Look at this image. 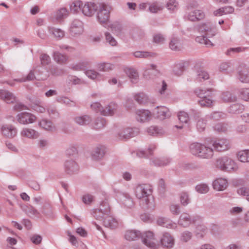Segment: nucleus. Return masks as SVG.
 Segmentation results:
<instances>
[{
  "label": "nucleus",
  "instance_id": "338daca9",
  "mask_svg": "<svg viewBox=\"0 0 249 249\" xmlns=\"http://www.w3.org/2000/svg\"><path fill=\"white\" fill-rule=\"evenodd\" d=\"M219 71L223 72L228 73L231 71V67L228 62L222 63L219 67Z\"/></svg>",
  "mask_w": 249,
  "mask_h": 249
},
{
  "label": "nucleus",
  "instance_id": "b1692460",
  "mask_svg": "<svg viewBox=\"0 0 249 249\" xmlns=\"http://www.w3.org/2000/svg\"><path fill=\"white\" fill-rule=\"evenodd\" d=\"M106 152V147L103 145H99L92 151L91 157L93 160H98L102 159Z\"/></svg>",
  "mask_w": 249,
  "mask_h": 249
},
{
  "label": "nucleus",
  "instance_id": "6e6552de",
  "mask_svg": "<svg viewBox=\"0 0 249 249\" xmlns=\"http://www.w3.org/2000/svg\"><path fill=\"white\" fill-rule=\"evenodd\" d=\"M201 218L200 216H195L192 217L187 213H182L178 220V224L183 227H188L192 223H195L196 221H200Z\"/></svg>",
  "mask_w": 249,
  "mask_h": 249
},
{
  "label": "nucleus",
  "instance_id": "de8ad7c7",
  "mask_svg": "<svg viewBox=\"0 0 249 249\" xmlns=\"http://www.w3.org/2000/svg\"><path fill=\"white\" fill-rule=\"evenodd\" d=\"M169 46L172 50L174 51H179L181 49V44L179 39L175 37L172 38L169 43Z\"/></svg>",
  "mask_w": 249,
  "mask_h": 249
},
{
  "label": "nucleus",
  "instance_id": "f03ea898",
  "mask_svg": "<svg viewBox=\"0 0 249 249\" xmlns=\"http://www.w3.org/2000/svg\"><path fill=\"white\" fill-rule=\"evenodd\" d=\"M190 149L193 155L201 159H210L213 155L212 148L198 142L191 144Z\"/></svg>",
  "mask_w": 249,
  "mask_h": 249
},
{
  "label": "nucleus",
  "instance_id": "39448f33",
  "mask_svg": "<svg viewBox=\"0 0 249 249\" xmlns=\"http://www.w3.org/2000/svg\"><path fill=\"white\" fill-rule=\"evenodd\" d=\"M199 30L202 33H204L205 35L197 36L196 41L201 44H204L207 36L211 37L214 36L216 34V29L210 23L203 24L200 26Z\"/></svg>",
  "mask_w": 249,
  "mask_h": 249
},
{
  "label": "nucleus",
  "instance_id": "864d4df0",
  "mask_svg": "<svg viewBox=\"0 0 249 249\" xmlns=\"http://www.w3.org/2000/svg\"><path fill=\"white\" fill-rule=\"evenodd\" d=\"M184 71V66L182 63L176 64L173 69L174 73L177 75H181Z\"/></svg>",
  "mask_w": 249,
  "mask_h": 249
},
{
  "label": "nucleus",
  "instance_id": "052dcab7",
  "mask_svg": "<svg viewBox=\"0 0 249 249\" xmlns=\"http://www.w3.org/2000/svg\"><path fill=\"white\" fill-rule=\"evenodd\" d=\"M207 229L204 226H199L197 227L196 234L197 237L202 238L206 234Z\"/></svg>",
  "mask_w": 249,
  "mask_h": 249
},
{
  "label": "nucleus",
  "instance_id": "ddd939ff",
  "mask_svg": "<svg viewBox=\"0 0 249 249\" xmlns=\"http://www.w3.org/2000/svg\"><path fill=\"white\" fill-rule=\"evenodd\" d=\"M119 199L121 204L126 209H131L134 206V203L131 196L126 193H122L119 195Z\"/></svg>",
  "mask_w": 249,
  "mask_h": 249
},
{
  "label": "nucleus",
  "instance_id": "bf43d9fd",
  "mask_svg": "<svg viewBox=\"0 0 249 249\" xmlns=\"http://www.w3.org/2000/svg\"><path fill=\"white\" fill-rule=\"evenodd\" d=\"M214 130L219 132H225L227 131L228 126L227 124L218 123L214 126Z\"/></svg>",
  "mask_w": 249,
  "mask_h": 249
},
{
  "label": "nucleus",
  "instance_id": "9b49d317",
  "mask_svg": "<svg viewBox=\"0 0 249 249\" xmlns=\"http://www.w3.org/2000/svg\"><path fill=\"white\" fill-rule=\"evenodd\" d=\"M99 4L92 2H83L82 13L86 16L91 17L98 10Z\"/></svg>",
  "mask_w": 249,
  "mask_h": 249
},
{
  "label": "nucleus",
  "instance_id": "c85d7f7f",
  "mask_svg": "<svg viewBox=\"0 0 249 249\" xmlns=\"http://www.w3.org/2000/svg\"><path fill=\"white\" fill-rule=\"evenodd\" d=\"M124 71L133 83H137L139 80V73L137 71L133 68H126Z\"/></svg>",
  "mask_w": 249,
  "mask_h": 249
},
{
  "label": "nucleus",
  "instance_id": "6ab92c4d",
  "mask_svg": "<svg viewBox=\"0 0 249 249\" xmlns=\"http://www.w3.org/2000/svg\"><path fill=\"white\" fill-rule=\"evenodd\" d=\"M1 131L4 136L9 138H14L17 133V128L11 124L3 125Z\"/></svg>",
  "mask_w": 249,
  "mask_h": 249
},
{
  "label": "nucleus",
  "instance_id": "e2e57ef3",
  "mask_svg": "<svg viewBox=\"0 0 249 249\" xmlns=\"http://www.w3.org/2000/svg\"><path fill=\"white\" fill-rule=\"evenodd\" d=\"M238 194L244 196L246 199L249 196V186H244L237 190Z\"/></svg>",
  "mask_w": 249,
  "mask_h": 249
},
{
  "label": "nucleus",
  "instance_id": "37998d69",
  "mask_svg": "<svg viewBox=\"0 0 249 249\" xmlns=\"http://www.w3.org/2000/svg\"><path fill=\"white\" fill-rule=\"evenodd\" d=\"M106 124V121L103 117H98L96 118L93 123V126L96 130H100L103 128Z\"/></svg>",
  "mask_w": 249,
  "mask_h": 249
},
{
  "label": "nucleus",
  "instance_id": "20e7f679",
  "mask_svg": "<svg viewBox=\"0 0 249 249\" xmlns=\"http://www.w3.org/2000/svg\"><path fill=\"white\" fill-rule=\"evenodd\" d=\"M215 165L217 168L223 171L232 172L236 171L238 169L234 160L226 156L217 159Z\"/></svg>",
  "mask_w": 249,
  "mask_h": 249
},
{
  "label": "nucleus",
  "instance_id": "a18cd8bd",
  "mask_svg": "<svg viewBox=\"0 0 249 249\" xmlns=\"http://www.w3.org/2000/svg\"><path fill=\"white\" fill-rule=\"evenodd\" d=\"M54 60L57 63L63 64L65 63L68 60V56L66 55L63 54L58 52H55L53 53Z\"/></svg>",
  "mask_w": 249,
  "mask_h": 249
},
{
  "label": "nucleus",
  "instance_id": "13d9d810",
  "mask_svg": "<svg viewBox=\"0 0 249 249\" xmlns=\"http://www.w3.org/2000/svg\"><path fill=\"white\" fill-rule=\"evenodd\" d=\"M36 79L34 72L33 71H31L28 75L25 77H22L19 79H15L14 81L19 82H23L27 81H32Z\"/></svg>",
  "mask_w": 249,
  "mask_h": 249
},
{
  "label": "nucleus",
  "instance_id": "bb28decb",
  "mask_svg": "<svg viewBox=\"0 0 249 249\" xmlns=\"http://www.w3.org/2000/svg\"><path fill=\"white\" fill-rule=\"evenodd\" d=\"M204 13L200 10H193L190 11L188 15L187 18L190 21L199 20L204 18Z\"/></svg>",
  "mask_w": 249,
  "mask_h": 249
},
{
  "label": "nucleus",
  "instance_id": "ea45409f",
  "mask_svg": "<svg viewBox=\"0 0 249 249\" xmlns=\"http://www.w3.org/2000/svg\"><path fill=\"white\" fill-rule=\"evenodd\" d=\"M97 70L100 71L108 72L113 69V65L107 62H101L96 64Z\"/></svg>",
  "mask_w": 249,
  "mask_h": 249
},
{
  "label": "nucleus",
  "instance_id": "69168bd1",
  "mask_svg": "<svg viewBox=\"0 0 249 249\" xmlns=\"http://www.w3.org/2000/svg\"><path fill=\"white\" fill-rule=\"evenodd\" d=\"M106 40L112 46H116L117 42L116 39L112 36V35L108 32H106L105 34Z\"/></svg>",
  "mask_w": 249,
  "mask_h": 249
},
{
  "label": "nucleus",
  "instance_id": "423d86ee",
  "mask_svg": "<svg viewBox=\"0 0 249 249\" xmlns=\"http://www.w3.org/2000/svg\"><path fill=\"white\" fill-rule=\"evenodd\" d=\"M111 7L104 3L99 4L97 12V19L100 24H106L109 22L110 12Z\"/></svg>",
  "mask_w": 249,
  "mask_h": 249
},
{
  "label": "nucleus",
  "instance_id": "2f4dec72",
  "mask_svg": "<svg viewBox=\"0 0 249 249\" xmlns=\"http://www.w3.org/2000/svg\"><path fill=\"white\" fill-rule=\"evenodd\" d=\"M227 180L222 178H217L213 183V189L217 191L224 190L227 188Z\"/></svg>",
  "mask_w": 249,
  "mask_h": 249
},
{
  "label": "nucleus",
  "instance_id": "5701e85b",
  "mask_svg": "<svg viewBox=\"0 0 249 249\" xmlns=\"http://www.w3.org/2000/svg\"><path fill=\"white\" fill-rule=\"evenodd\" d=\"M103 223L105 227L111 229H115L118 225V221L114 217L110 215L109 213L104 218Z\"/></svg>",
  "mask_w": 249,
  "mask_h": 249
},
{
  "label": "nucleus",
  "instance_id": "49530a36",
  "mask_svg": "<svg viewBox=\"0 0 249 249\" xmlns=\"http://www.w3.org/2000/svg\"><path fill=\"white\" fill-rule=\"evenodd\" d=\"M166 7L171 12H175L179 7V4L176 0H169L166 4Z\"/></svg>",
  "mask_w": 249,
  "mask_h": 249
},
{
  "label": "nucleus",
  "instance_id": "2eb2a0df",
  "mask_svg": "<svg viewBox=\"0 0 249 249\" xmlns=\"http://www.w3.org/2000/svg\"><path fill=\"white\" fill-rule=\"evenodd\" d=\"M237 76L241 82L249 83V69L245 65L240 66Z\"/></svg>",
  "mask_w": 249,
  "mask_h": 249
},
{
  "label": "nucleus",
  "instance_id": "4c0bfd02",
  "mask_svg": "<svg viewBox=\"0 0 249 249\" xmlns=\"http://www.w3.org/2000/svg\"><path fill=\"white\" fill-rule=\"evenodd\" d=\"M220 98L224 102H234L237 100L236 95L229 91L223 92Z\"/></svg>",
  "mask_w": 249,
  "mask_h": 249
},
{
  "label": "nucleus",
  "instance_id": "0e129e2a",
  "mask_svg": "<svg viewBox=\"0 0 249 249\" xmlns=\"http://www.w3.org/2000/svg\"><path fill=\"white\" fill-rule=\"evenodd\" d=\"M134 99L139 104H143L146 101L147 97L143 93H140L134 96Z\"/></svg>",
  "mask_w": 249,
  "mask_h": 249
},
{
  "label": "nucleus",
  "instance_id": "4d7b16f0",
  "mask_svg": "<svg viewBox=\"0 0 249 249\" xmlns=\"http://www.w3.org/2000/svg\"><path fill=\"white\" fill-rule=\"evenodd\" d=\"M196 191L200 194H206L209 190V186L204 183L199 184L196 186Z\"/></svg>",
  "mask_w": 249,
  "mask_h": 249
},
{
  "label": "nucleus",
  "instance_id": "7ed1b4c3",
  "mask_svg": "<svg viewBox=\"0 0 249 249\" xmlns=\"http://www.w3.org/2000/svg\"><path fill=\"white\" fill-rule=\"evenodd\" d=\"M213 91V89L210 88L207 89L197 88L195 90V94L201 98L198 101V103L201 107H210L213 106L214 101L212 97Z\"/></svg>",
  "mask_w": 249,
  "mask_h": 249
},
{
  "label": "nucleus",
  "instance_id": "dca6fc26",
  "mask_svg": "<svg viewBox=\"0 0 249 249\" xmlns=\"http://www.w3.org/2000/svg\"><path fill=\"white\" fill-rule=\"evenodd\" d=\"M213 146L217 151H224L230 148L229 141L225 139L215 140L213 143Z\"/></svg>",
  "mask_w": 249,
  "mask_h": 249
},
{
  "label": "nucleus",
  "instance_id": "aec40b11",
  "mask_svg": "<svg viewBox=\"0 0 249 249\" xmlns=\"http://www.w3.org/2000/svg\"><path fill=\"white\" fill-rule=\"evenodd\" d=\"M106 208H99L92 211L93 216L99 220H103L106 214L110 213V208L107 204H105Z\"/></svg>",
  "mask_w": 249,
  "mask_h": 249
},
{
  "label": "nucleus",
  "instance_id": "a878e982",
  "mask_svg": "<svg viewBox=\"0 0 249 249\" xmlns=\"http://www.w3.org/2000/svg\"><path fill=\"white\" fill-rule=\"evenodd\" d=\"M162 246L167 248H171L174 245V239L168 233H164L160 239Z\"/></svg>",
  "mask_w": 249,
  "mask_h": 249
},
{
  "label": "nucleus",
  "instance_id": "a211bd4d",
  "mask_svg": "<svg viewBox=\"0 0 249 249\" xmlns=\"http://www.w3.org/2000/svg\"><path fill=\"white\" fill-rule=\"evenodd\" d=\"M172 161V159L168 157L161 158L152 157L150 158V164L155 166H164L169 165Z\"/></svg>",
  "mask_w": 249,
  "mask_h": 249
},
{
  "label": "nucleus",
  "instance_id": "8fccbe9b",
  "mask_svg": "<svg viewBox=\"0 0 249 249\" xmlns=\"http://www.w3.org/2000/svg\"><path fill=\"white\" fill-rule=\"evenodd\" d=\"M226 113L222 111H214L210 115V118L214 120L223 119L226 118Z\"/></svg>",
  "mask_w": 249,
  "mask_h": 249
},
{
  "label": "nucleus",
  "instance_id": "c9c22d12",
  "mask_svg": "<svg viewBox=\"0 0 249 249\" xmlns=\"http://www.w3.org/2000/svg\"><path fill=\"white\" fill-rule=\"evenodd\" d=\"M168 85L165 81H162L158 87V92L161 98H166L168 96Z\"/></svg>",
  "mask_w": 249,
  "mask_h": 249
},
{
  "label": "nucleus",
  "instance_id": "680f3d73",
  "mask_svg": "<svg viewBox=\"0 0 249 249\" xmlns=\"http://www.w3.org/2000/svg\"><path fill=\"white\" fill-rule=\"evenodd\" d=\"M180 201L183 206H185L187 205L190 202V199L188 193L186 192H182L180 194Z\"/></svg>",
  "mask_w": 249,
  "mask_h": 249
},
{
  "label": "nucleus",
  "instance_id": "603ef678",
  "mask_svg": "<svg viewBox=\"0 0 249 249\" xmlns=\"http://www.w3.org/2000/svg\"><path fill=\"white\" fill-rule=\"evenodd\" d=\"M86 75L90 79L94 80L101 76V74L95 70L90 69L85 71Z\"/></svg>",
  "mask_w": 249,
  "mask_h": 249
},
{
  "label": "nucleus",
  "instance_id": "4be33fe9",
  "mask_svg": "<svg viewBox=\"0 0 249 249\" xmlns=\"http://www.w3.org/2000/svg\"><path fill=\"white\" fill-rule=\"evenodd\" d=\"M154 114L160 120H164L171 116L169 109L164 106L157 107L154 111Z\"/></svg>",
  "mask_w": 249,
  "mask_h": 249
},
{
  "label": "nucleus",
  "instance_id": "f8f14e48",
  "mask_svg": "<svg viewBox=\"0 0 249 249\" xmlns=\"http://www.w3.org/2000/svg\"><path fill=\"white\" fill-rule=\"evenodd\" d=\"M64 169L67 174L71 175L78 172L79 166L74 160L68 159L64 163Z\"/></svg>",
  "mask_w": 249,
  "mask_h": 249
},
{
  "label": "nucleus",
  "instance_id": "393cba45",
  "mask_svg": "<svg viewBox=\"0 0 249 249\" xmlns=\"http://www.w3.org/2000/svg\"><path fill=\"white\" fill-rule=\"evenodd\" d=\"M21 209L29 216L39 217L40 213L32 205H21Z\"/></svg>",
  "mask_w": 249,
  "mask_h": 249
},
{
  "label": "nucleus",
  "instance_id": "4468645a",
  "mask_svg": "<svg viewBox=\"0 0 249 249\" xmlns=\"http://www.w3.org/2000/svg\"><path fill=\"white\" fill-rule=\"evenodd\" d=\"M151 113L148 110L141 109L136 111V119L139 122H148L151 119Z\"/></svg>",
  "mask_w": 249,
  "mask_h": 249
},
{
  "label": "nucleus",
  "instance_id": "cd10ccee",
  "mask_svg": "<svg viewBox=\"0 0 249 249\" xmlns=\"http://www.w3.org/2000/svg\"><path fill=\"white\" fill-rule=\"evenodd\" d=\"M0 99L7 104L13 103L16 101V97L13 93L6 90H0Z\"/></svg>",
  "mask_w": 249,
  "mask_h": 249
},
{
  "label": "nucleus",
  "instance_id": "1a4fd4ad",
  "mask_svg": "<svg viewBox=\"0 0 249 249\" xmlns=\"http://www.w3.org/2000/svg\"><path fill=\"white\" fill-rule=\"evenodd\" d=\"M36 119V116L27 112L18 113L16 116V119L18 122L22 124H32L35 122Z\"/></svg>",
  "mask_w": 249,
  "mask_h": 249
},
{
  "label": "nucleus",
  "instance_id": "c756f323",
  "mask_svg": "<svg viewBox=\"0 0 249 249\" xmlns=\"http://www.w3.org/2000/svg\"><path fill=\"white\" fill-rule=\"evenodd\" d=\"M157 224L163 227L175 229L177 227L176 224L173 223L171 220L166 217H159L157 221Z\"/></svg>",
  "mask_w": 249,
  "mask_h": 249
},
{
  "label": "nucleus",
  "instance_id": "7c9ffc66",
  "mask_svg": "<svg viewBox=\"0 0 249 249\" xmlns=\"http://www.w3.org/2000/svg\"><path fill=\"white\" fill-rule=\"evenodd\" d=\"M147 133L152 136H160L165 133L163 128L156 125H152L146 129Z\"/></svg>",
  "mask_w": 249,
  "mask_h": 249
},
{
  "label": "nucleus",
  "instance_id": "473e14b6",
  "mask_svg": "<svg viewBox=\"0 0 249 249\" xmlns=\"http://www.w3.org/2000/svg\"><path fill=\"white\" fill-rule=\"evenodd\" d=\"M74 122L80 125H86L90 123L92 118L88 115L77 116L73 118Z\"/></svg>",
  "mask_w": 249,
  "mask_h": 249
},
{
  "label": "nucleus",
  "instance_id": "5fc2aeb1",
  "mask_svg": "<svg viewBox=\"0 0 249 249\" xmlns=\"http://www.w3.org/2000/svg\"><path fill=\"white\" fill-rule=\"evenodd\" d=\"M90 62L88 61H83L75 65L73 69L76 71L85 70L90 65Z\"/></svg>",
  "mask_w": 249,
  "mask_h": 249
},
{
  "label": "nucleus",
  "instance_id": "6e6d98bb",
  "mask_svg": "<svg viewBox=\"0 0 249 249\" xmlns=\"http://www.w3.org/2000/svg\"><path fill=\"white\" fill-rule=\"evenodd\" d=\"M239 97L245 101H249V88L241 89L239 90Z\"/></svg>",
  "mask_w": 249,
  "mask_h": 249
},
{
  "label": "nucleus",
  "instance_id": "774afa93",
  "mask_svg": "<svg viewBox=\"0 0 249 249\" xmlns=\"http://www.w3.org/2000/svg\"><path fill=\"white\" fill-rule=\"evenodd\" d=\"M67 10L65 8H61L58 10L55 15V18L58 21L62 19L66 15Z\"/></svg>",
  "mask_w": 249,
  "mask_h": 249
},
{
  "label": "nucleus",
  "instance_id": "412c9836",
  "mask_svg": "<svg viewBox=\"0 0 249 249\" xmlns=\"http://www.w3.org/2000/svg\"><path fill=\"white\" fill-rule=\"evenodd\" d=\"M20 135L22 138L36 139L39 137V133L32 128L24 127L21 130Z\"/></svg>",
  "mask_w": 249,
  "mask_h": 249
},
{
  "label": "nucleus",
  "instance_id": "e433bc0d",
  "mask_svg": "<svg viewBox=\"0 0 249 249\" xmlns=\"http://www.w3.org/2000/svg\"><path fill=\"white\" fill-rule=\"evenodd\" d=\"M141 236L140 231L135 230H128L125 232L124 237L128 241L135 240L139 238Z\"/></svg>",
  "mask_w": 249,
  "mask_h": 249
},
{
  "label": "nucleus",
  "instance_id": "f3484780",
  "mask_svg": "<svg viewBox=\"0 0 249 249\" xmlns=\"http://www.w3.org/2000/svg\"><path fill=\"white\" fill-rule=\"evenodd\" d=\"M70 31L73 36L81 34L84 31L82 22L77 19L73 20L71 24Z\"/></svg>",
  "mask_w": 249,
  "mask_h": 249
},
{
  "label": "nucleus",
  "instance_id": "f704fd0d",
  "mask_svg": "<svg viewBox=\"0 0 249 249\" xmlns=\"http://www.w3.org/2000/svg\"><path fill=\"white\" fill-rule=\"evenodd\" d=\"M117 105L114 103H109L105 108H103L101 114L104 116H111L117 108Z\"/></svg>",
  "mask_w": 249,
  "mask_h": 249
},
{
  "label": "nucleus",
  "instance_id": "9d476101",
  "mask_svg": "<svg viewBox=\"0 0 249 249\" xmlns=\"http://www.w3.org/2000/svg\"><path fill=\"white\" fill-rule=\"evenodd\" d=\"M142 242L148 248L155 249L157 248V244L155 242L154 234L152 232L148 231L141 234Z\"/></svg>",
  "mask_w": 249,
  "mask_h": 249
},
{
  "label": "nucleus",
  "instance_id": "a19ab883",
  "mask_svg": "<svg viewBox=\"0 0 249 249\" xmlns=\"http://www.w3.org/2000/svg\"><path fill=\"white\" fill-rule=\"evenodd\" d=\"M83 2L81 0H75L73 1L71 5V11L74 13L82 12V7Z\"/></svg>",
  "mask_w": 249,
  "mask_h": 249
},
{
  "label": "nucleus",
  "instance_id": "79ce46f5",
  "mask_svg": "<svg viewBox=\"0 0 249 249\" xmlns=\"http://www.w3.org/2000/svg\"><path fill=\"white\" fill-rule=\"evenodd\" d=\"M209 78V74L206 71L200 69L196 71V79L197 81L201 82L202 80H205Z\"/></svg>",
  "mask_w": 249,
  "mask_h": 249
},
{
  "label": "nucleus",
  "instance_id": "f257e3e1",
  "mask_svg": "<svg viewBox=\"0 0 249 249\" xmlns=\"http://www.w3.org/2000/svg\"><path fill=\"white\" fill-rule=\"evenodd\" d=\"M152 193V186L149 184H139L135 189L136 197L141 199L140 204L144 210L152 211L154 209L155 204Z\"/></svg>",
  "mask_w": 249,
  "mask_h": 249
},
{
  "label": "nucleus",
  "instance_id": "3c124183",
  "mask_svg": "<svg viewBox=\"0 0 249 249\" xmlns=\"http://www.w3.org/2000/svg\"><path fill=\"white\" fill-rule=\"evenodd\" d=\"M41 213L46 216L51 217L53 213L50 204L48 203H44L41 208Z\"/></svg>",
  "mask_w": 249,
  "mask_h": 249
},
{
  "label": "nucleus",
  "instance_id": "0eeeda50",
  "mask_svg": "<svg viewBox=\"0 0 249 249\" xmlns=\"http://www.w3.org/2000/svg\"><path fill=\"white\" fill-rule=\"evenodd\" d=\"M137 127H125L122 128L117 134V137L120 140L125 141L137 136L139 134Z\"/></svg>",
  "mask_w": 249,
  "mask_h": 249
},
{
  "label": "nucleus",
  "instance_id": "72a5a7b5",
  "mask_svg": "<svg viewBox=\"0 0 249 249\" xmlns=\"http://www.w3.org/2000/svg\"><path fill=\"white\" fill-rule=\"evenodd\" d=\"M163 8V4L160 1H154L149 2L148 10L152 13H158L161 11Z\"/></svg>",
  "mask_w": 249,
  "mask_h": 249
},
{
  "label": "nucleus",
  "instance_id": "09e8293b",
  "mask_svg": "<svg viewBox=\"0 0 249 249\" xmlns=\"http://www.w3.org/2000/svg\"><path fill=\"white\" fill-rule=\"evenodd\" d=\"M133 55L135 57L139 58H147L152 57L153 53L146 51H136L133 53Z\"/></svg>",
  "mask_w": 249,
  "mask_h": 249
},
{
  "label": "nucleus",
  "instance_id": "c03bdc74",
  "mask_svg": "<svg viewBox=\"0 0 249 249\" xmlns=\"http://www.w3.org/2000/svg\"><path fill=\"white\" fill-rule=\"evenodd\" d=\"M244 106L240 104H235L231 105L229 108L231 113H240L244 110Z\"/></svg>",
  "mask_w": 249,
  "mask_h": 249
},
{
  "label": "nucleus",
  "instance_id": "58836bf2",
  "mask_svg": "<svg viewBox=\"0 0 249 249\" xmlns=\"http://www.w3.org/2000/svg\"><path fill=\"white\" fill-rule=\"evenodd\" d=\"M39 125L40 127L47 131L53 132L55 130L54 125L50 121L42 120L39 122Z\"/></svg>",
  "mask_w": 249,
  "mask_h": 249
}]
</instances>
